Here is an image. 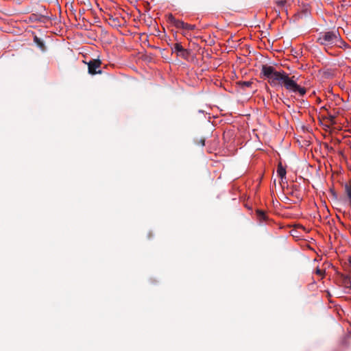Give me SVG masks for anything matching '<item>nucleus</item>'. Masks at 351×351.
<instances>
[{"label":"nucleus","mask_w":351,"mask_h":351,"mask_svg":"<svg viewBox=\"0 0 351 351\" xmlns=\"http://www.w3.org/2000/svg\"><path fill=\"white\" fill-rule=\"evenodd\" d=\"M256 217L260 222L267 221L268 217L265 211L260 210V209H257L256 210Z\"/></svg>","instance_id":"5"},{"label":"nucleus","mask_w":351,"mask_h":351,"mask_svg":"<svg viewBox=\"0 0 351 351\" xmlns=\"http://www.w3.org/2000/svg\"><path fill=\"white\" fill-rule=\"evenodd\" d=\"M108 24L112 27H120L121 24L118 18H114L112 16L108 19Z\"/></svg>","instance_id":"7"},{"label":"nucleus","mask_w":351,"mask_h":351,"mask_svg":"<svg viewBox=\"0 0 351 351\" xmlns=\"http://www.w3.org/2000/svg\"><path fill=\"white\" fill-rule=\"evenodd\" d=\"M176 19L173 16L172 14H169L167 15V21L169 23L174 25L175 22L176 21Z\"/></svg>","instance_id":"13"},{"label":"nucleus","mask_w":351,"mask_h":351,"mask_svg":"<svg viewBox=\"0 0 351 351\" xmlns=\"http://www.w3.org/2000/svg\"><path fill=\"white\" fill-rule=\"evenodd\" d=\"M173 25L176 28L184 29L185 23L184 21H180V20L177 19Z\"/></svg>","instance_id":"11"},{"label":"nucleus","mask_w":351,"mask_h":351,"mask_svg":"<svg viewBox=\"0 0 351 351\" xmlns=\"http://www.w3.org/2000/svg\"><path fill=\"white\" fill-rule=\"evenodd\" d=\"M195 25H190V24H188V23H185V25H184V29H186V30H193L195 29Z\"/></svg>","instance_id":"14"},{"label":"nucleus","mask_w":351,"mask_h":351,"mask_svg":"<svg viewBox=\"0 0 351 351\" xmlns=\"http://www.w3.org/2000/svg\"><path fill=\"white\" fill-rule=\"evenodd\" d=\"M277 173L281 178V179L285 178V176H286V169L282 166L281 162H280L278 163V165Z\"/></svg>","instance_id":"6"},{"label":"nucleus","mask_w":351,"mask_h":351,"mask_svg":"<svg viewBox=\"0 0 351 351\" xmlns=\"http://www.w3.org/2000/svg\"><path fill=\"white\" fill-rule=\"evenodd\" d=\"M34 43L37 45V46L42 50H45V45L44 42L42 40L41 38H38V36H35L34 38Z\"/></svg>","instance_id":"8"},{"label":"nucleus","mask_w":351,"mask_h":351,"mask_svg":"<svg viewBox=\"0 0 351 351\" xmlns=\"http://www.w3.org/2000/svg\"><path fill=\"white\" fill-rule=\"evenodd\" d=\"M348 262H349L350 266L351 267V256L348 258Z\"/></svg>","instance_id":"18"},{"label":"nucleus","mask_w":351,"mask_h":351,"mask_svg":"<svg viewBox=\"0 0 351 351\" xmlns=\"http://www.w3.org/2000/svg\"><path fill=\"white\" fill-rule=\"evenodd\" d=\"M238 84L242 87H250L252 84V82L250 81H241L239 82Z\"/></svg>","instance_id":"12"},{"label":"nucleus","mask_w":351,"mask_h":351,"mask_svg":"<svg viewBox=\"0 0 351 351\" xmlns=\"http://www.w3.org/2000/svg\"><path fill=\"white\" fill-rule=\"evenodd\" d=\"M276 3L278 8V12H280V10L283 9V8L285 6L287 1L286 0H279L276 1Z\"/></svg>","instance_id":"10"},{"label":"nucleus","mask_w":351,"mask_h":351,"mask_svg":"<svg viewBox=\"0 0 351 351\" xmlns=\"http://www.w3.org/2000/svg\"><path fill=\"white\" fill-rule=\"evenodd\" d=\"M87 65L89 74L93 75L101 73V61L99 59H92L88 62H87Z\"/></svg>","instance_id":"3"},{"label":"nucleus","mask_w":351,"mask_h":351,"mask_svg":"<svg viewBox=\"0 0 351 351\" xmlns=\"http://www.w3.org/2000/svg\"><path fill=\"white\" fill-rule=\"evenodd\" d=\"M261 74L268 79V82L271 86L279 85L289 93H299L300 96H304L306 93V89L297 84V78L295 75L289 77L284 71H277L272 66L263 64L261 67Z\"/></svg>","instance_id":"1"},{"label":"nucleus","mask_w":351,"mask_h":351,"mask_svg":"<svg viewBox=\"0 0 351 351\" xmlns=\"http://www.w3.org/2000/svg\"><path fill=\"white\" fill-rule=\"evenodd\" d=\"M315 273L317 275L321 276L322 277H324L325 271L324 270H322V269H319V268H317L316 271H315Z\"/></svg>","instance_id":"15"},{"label":"nucleus","mask_w":351,"mask_h":351,"mask_svg":"<svg viewBox=\"0 0 351 351\" xmlns=\"http://www.w3.org/2000/svg\"><path fill=\"white\" fill-rule=\"evenodd\" d=\"M317 42L325 47H329L332 45H337L341 42L339 33L337 32H321L317 39Z\"/></svg>","instance_id":"2"},{"label":"nucleus","mask_w":351,"mask_h":351,"mask_svg":"<svg viewBox=\"0 0 351 351\" xmlns=\"http://www.w3.org/2000/svg\"><path fill=\"white\" fill-rule=\"evenodd\" d=\"M345 188V192L350 200V202L351 204V184H346L344 186Z\"/></svg>","instance_id":"9"},{"label":"nucleus","mask_w":351,"mask_h":351,"mask_svg":"<svg viewBox=\"0 0 351 351\" xmlns=\"http://www.w3.org/2000/svg\"><path fill=\"white\" fill-rule=\"evenodd\" d=\"M172 51L183 58H186L189 55V51L184 49L180 43H175L172 47Z\"/></svg>","instance_id":"4"},{"label":"nucleus","mask_w":351,"mask_h":351,"mask_svg":"<svg viewBox=\"0 0 351 351\" xmlns=\"http://www.w3.org/2000/svg\"><path fill=\"white\" fill-rule=\"evenodd\" d=\"M202 146H204L205 144V140L204 138L200 139L199 143Z\"/></svg>","instance_id":"17"},{"label":"nucleus","mask_w":351,"mask_h":351,"mask_svg":"<svg viewBox=\"0 0 351 351\" xmlns=\"http://www.w3.org/2000/svg\"><path fill=\"white\" fill-rule=\"evenodd\" d=\"M344 282L347 285L348 283H350V278L348 276L345 277Z\"/></svg>","instance_id":"16"}]
</instances>
